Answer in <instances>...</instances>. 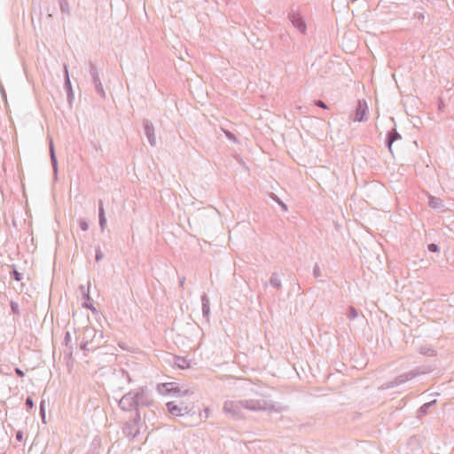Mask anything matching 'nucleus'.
<instances>
[{"mask_svg":"<svg viewBox=\"0 0 454 454\" xmlns=\"http://www.w3.org/2000/svg\"><path fill=\"white\" fill-rule=\"evenodd\" d=\"M162 387H166L167 391L176 390V388L173 387V383L163 384Z\"/></svg>","mask_w":454,"mask_h":454,"instance_id":"nucleus-6","label":"nucleus"},{"mask_svg":"<svg viewBox=\"0 0 454 454\" xmlns=\"http://www.w3.org/2000/svg\"><path fill=\"white\" fill-rule=\"evenodd\" d=\"M80 226L83 231H86L88 229V223L86 222H81Z\"/></svg>","mask_w":454,"mask_h":454,"instance_id":"nucleus-10","label":"nucleus"},{"mask_svg":"<svg viewBox=\"0 0 454 454\" xmlns=\"http://www.w3.org/2000/svg\"><path fill=\"white\" fill-rule=\"evenodd\" d=\"M316 105H317V106H319V107L324 108V109H326V108H327L326 105H325L323 101H321V100L317 101V102H316Z\"/></svg>","mask_w":454,"mask_h":454,"instance_id":"nucleus-9","label":"nucleus"},{"mask_svg":"<svg viewBox=\"0 0 454 454\" xmlns=\"http://www.w3.org/2000/svg\"><path fill=\"white\" fill-rule=\"evenodd\" d=\"M428 205L432 208H439V207H442V200H440L438 198L431 196V197H429Z\"/></svg>","mask_w":454,"mask_h":454,"instance_id":"nucleus-4","label":"nucleus"},{"mask_svg":"<svg viewBox=\"0 0 454 454\" xmlns=\"http://www.w3.org/2000/svg\"><path fill=\"white\" fill-rule=\"evenodd\" d=\"M50 149H51V159L53 161H55L54 147H53L52 141H51Z\"/></svg>","mask_w":454,"mask_h":454,"instance_id":"nucleus-7","label":"nucleus"},{"mask_svg":"<svg viewBox=\"0 0 454 454\" xmlns=\"http://www.w3.org/2000/svg\"><path fill=\"white\" fill-rule=\"evenodd\" d=\"M168 411L174 416H181L189 411L188 406L179 407L174 402L167 403Z\"/></svg>","mask_w":454,"mask_h":454,"instance_id":"nucleus-1","label":"nucleus"},{"mask_svg":"<svg viewBox=\"0 0 454 454\" xmlns=\"http://www.w3.org/2000/svg\"><path fill=\"white\" fill-rule=\"evenodd\" d=\"M13 275H14V278H15L16 280L20 281L21 279L20 274L18 271L15 270L13 272Z\"/></svg>","mask_w":454,"mask_h":454,"instance_id":"nucleus-12","label":"nucleus"},{"mask_svg":"<svg viewBox=\"0 0 454 454\" xmlns=\"http://www.w3.org/2000/svg\"><path fill=\"white\" fill-rule=\"evenodd\" d=\"M99 221H100L101 227L104 228L106 220V216H105V211L102 207H100V208H99Z\"/></svg>","mask_w":454,"mask_h":454,"instance_id":"nucleus-5","label":"nucleus"},{"mask_svg":"<svg viewBox=\"0 0 454 454\" xmlns=\"http://www.w3.org/2000/svg\"><path fill=\"white\" fill-rule=\"evenodd\" d=\"M291 20L294 26L299 29L301 33H304L306 30V25L302 18L298 14H293Z\"/></svg>","mask_w":454,"mask_h":454,"instance_id":"nucleus-3","label":"nucleus"},{"mask_svg":"<svg viewBox=\"0 0 454 454\" xmlns=\"http://www.w3.org/2000/svg\"><path fill=\"white\" fill-rule=\"evenodd\" d=\"M16 373L20 376V377H23L24 376V372L23 371H21L20 369L17 368L15 370Z\"/></svg>","mask_w":454,"mask_h":454,"instance_id":"nucleus-13","label":"nucleus"},{"mask_svg":"<svg viewBox=\"0 0 454 454\" xmlns=\"http://www.w3.org/2000/svg\"><path fill=\"white\" fill-rule=\"evenodd\" d=\"M26 404L27 406L28 409H32L33 406H34V403H33V401L30 397H28L27 400H26Z\"/></svg>","mask_w":454,"mask_h":454,"instance_id":"nucleus-8","label":"nucleus"},{"mask_svg":"<svg viewBox=\"0 0 454 454\" xmlns=\"http://www.w3.org/2000/svg\"><path fill=\"white\" fill-rule=\"evenodd\" d=\"M367 112V105L365 102H359L356 112V121H362L365 119Z\"/></svg>","mask_w":454,"mask_h":454,"instance_id":"nucleus-2","label":"nucleus"},{"mask_svg":"<svg viewBox=\"0 0 454 454\" xmlns=\"http://www.w3.org/2000/svg\"><path fill=\"white\" fill-rule=\"evenodd\" d=\"M17 439H18V440H21V439H22V434H21L20 432H19V433L17 434Z\"/></svg>","mask_w":454,"mask_h":454,"instance_id":"nucleus-14","label":"nucleus"},{"mask_svg":"<svg viewBox=\"0 0 454 454\" xmlns=\"http://www.w3.org/2000/svg\"><path fill=\"white\" fill-rule=\"evenodd\" d=\"M429 250L432 251V252H436L438 249H437V246L436 245H430L429 246Z\"/></svg>","mask_w":454,"mask_h":454,"instance_id":"nucleus-11","label":"nucleus"}]
</instances>
